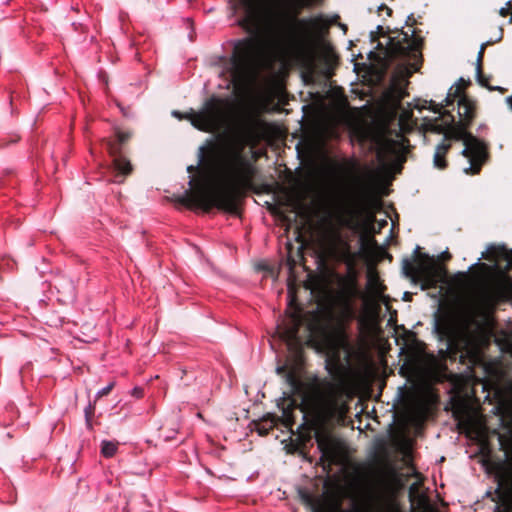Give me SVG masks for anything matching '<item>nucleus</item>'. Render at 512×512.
Returning <instances> with one entry per match:
<instances>
[{"label": "nucleus", "mask_w": 512, "mask_h": 512, "mask_svg": "<svg viewBox=\"0 0 512 512\" xmlns=\"http://www.w3.org/2000/svg\"><path fill=\"white\" fill-rule=\"evenodd\" d=\"M341 290L339 317L330 307L309 312L306 323L309 342L329 354L325 367L331 378H312L303 398V423L298 427L302 446L286 445L284 448H306L312 439L316 440L317 448H349L337 427L344 424L349 411L347 367L341 361V352L350 354L352 351L345 322L354 316L351 301L358 294L355 275L341 279Z\"/></svg>", "instance_id": "obj_1"}, {"label": "nucleus", "mask_w": 512, "mask_h": 512, "mask_svg": "<svg viewBox=\"0 0 512 512\" xmlns=\"http://www.w3.org/2000/svg\"><path fill=\"white\" fill-rule=\"evenodd\" d=\"M322 0H239L244 16L239 25L250 34L235 41L230 58V77L236 88L247 86L255 77L265 49L291 56L312 65V52L305 9ZM321 20L316 18L313 21Z\"/></svg>", "instance_id": "obj_2"}, {"label": "nucleus", "mask_w": 512, "mask_h": 512, "mask_svg": "<svg viewBox=\"0 0 512 512\" xmlns=\"http://www.w3.org/2000/svg\"><path fill=\"white\" fill-rule=\"evenodd\" d=\"M250 136L239 132L224 144L209 140L207 147L200 148V162L210 170L218 186L212 190L205 188L204 170L199 166L187 167L189 173H201V177L191 176L190 189L183 195L174 196V200L188 208H200L210 212L217 208L232 215H240L241 203L247 193L254 189L257 168L244 154Z\"/></svg>", "instance_id": "obj_3"}, {"label": "nucleus", "mask_w": 512, "mask_h": 512, "mask_svg": "<svg viewBox=\"0 0 512 512\" xmlns=\"http://www.w3.org/2000/svg\"><path fill=\"white\" fill-rule=\"evenodd\" d=\"M477 113V103L467 95H462L458 100L459 121H455L454 115L444 110L442 116L430 119L425 124L426 130L438 134H444L446 139L463 141L462 155L469 160V167L464 169L465 174H479L482 166L489 159L488 145L468 131Z\"/></svg>", "instance_id": "obj_4"}, {"label": "nucleus", "mask_w": 512, "mask_h": 512, "mask_svg": "<svg viewBox=\"0 0 512 512\" xmlns=\"http://www.w3.org/2000/svg\"><path fill=\"white\" fill-rule=\"evenodd\" d=\"M232 104L218 97L207 99L200 111L188 112L174 110L172 115L179 120H188L198 130L207 133L227 128L232 114Z\"/></svg>", "instance_id": "obj_5"}, {"label": "nucleus", "mask_w": 512, "mask_h": 512, "mask_svg": "<svg viewBox=\"0 0 512 512\" xmlns=\"http://www.w3.org/2000/svg\"><path fill=\"white\" fill-rule=\"evenodd\" d=\"M503 433L498 430L489 431L482 420L468 419L465 423L467 433L479 441V448H492L491 438H496L499 448H512V403L503 402L496 407Z\"/></svg>", "instance_id": "obj_6"}, {"label": "nucleus", "mask_w": 512, "mask_h": 512, "mask_svg": "<svg viewBox=\"0 0 512 512\" xmlns=\"http://www.w3.org/2000/svg\"><path fill=\"white\" fill-rule=\"evenodd\" d=\"M403 272L414 282L421 283L423 290L436 288L447 277V269L416 246L412 258L402 260Z\"/></svg>", "instance_id": "obj_7"}, {"label": "nucleus", "mask_w": 512, "mask_h": 512, "mask_svg": "<svg viewBox=\"0 0 512 512\" xmlns=\"http://www.w3.org/2000/svg\"><path fill=\"white\" fill-rule=\"evenodd\" d=\"M482 258L492 263V265L480 263L479 266L487 274L496 275V297L501 300H511L512 277L508 273L512 270V249L491 245L482 253Z\"/></svg>", "instance_id": "obj_8"}, {"label": "nucleus", "mask_w": 512, "mask_h": 512, "mask_svg": "<svg viewBox=\"0 0 512 512\" xmlns=\"http://www.w3.org/2000/svg\"><path fill=\"white\" fill-rule=\"evenodd\" d=\"M395 33V36L388 37L387 57L391 60L407 61L414 71H418L423 61V37L417 35L416 30L411 35L403 30H396Z\"/></svg>", "instance_id": "obj_9"}, {"label": "nucleus", "mask_w": 512, "mask_h": 512, "mask_svg": "<svg viewBox=\"0 0 512 512\" xmlns=\"http://www.w3.org/2000/svg\"><path fill=\"white\" fill-rule=\"evenodd\" d=\"M472 457L478 458L488 473L500 482L512 480V450H477Z\"/></svg>", "instance_id": "obj_10"}, {"label": "nucleus", "mask_w": 512, "mask_h": 512, "mask_svg": "<svg viewBox=\"0 0 512 512\" xmlns=\"http://www.w3.org/2000/svg\"><path fill=\"white\" fill-rule=\"evenodd\" d=\"M305 318L300 311L291 313L285 320L277 326L276 333L280 340L285 342L287 348L300 354L302 352V340L299 336L300 328L303 326Z\"/></svg>", "instance_id": "obj_11"}, {"label": "nucleus", "mask_w": 512, "mask_h": 512, "mask_svg": "<svg viewBox=\"0 0 512 512\" xmlns=\"http://www.w3.org/2000/svg\"><path fill=\"white\" fill-rule=\"evenodd\" d=\"M278 406L282 411L281 416L267 414L265 417L255 423L256 430L259 435H267L279 421L285 427L292 429L293 425L295 424L294 411L298 408V404L292 398H283Z\"/></svg>", "instance_id": "obj_12"}, {"label": "nucleus", "mask_w": 512, "mask_h": 512, "mask_svg": "<svg viewBox=\"0 0 512 512\" xmlns=\"http://www.w3.org/2000/svg\"><path fill=\"white\" fill-rule=\"evenodd\" d=\"M465 330L475 344L481 348H487L494 336L487 324L470 315L465 321Z\"/></svg>", "instance_id": "obj_13"}, {"label": "nucleus", "mask_w": 512, "mask_h": 512, "mask_svg": "<svg viewBox=\"0 0 512 512\" xmlns=\"http://www.w3.org/2000/svg\"><path fill=\"white\" fill-rule=\"evenodd\" d=\"M321 456L319 459L323 472L330 475L333 471V466H337L339 471H342L348 459L352 456V452L356 450H319Z\"/></svg>", "instance_id": "obj_14"}, {"label": "nucleus", "mask_w": 512, "mask_h": 512, "mask_svg": "<svg viewBox=\"0 0 512 512\" xmlns=\"http://www.w3.org/2000/svg\"><path fill=\"white\" fill-rule=\"evenodd\" d=\"M103 143L106 150L113 157V165L116 171L123 176H127L132 173V165L130 161L122 155L121 146L117 141L111 139H104Z\"/></svg>", "instance_id": "obj_15"}, {"label": "nucleus", "mask_w": 512, "mask_h": 512, "mask_svg": "<svg viewBox=\"0 0 512 512\" xmlns=\"http://www.w3.org/2000/svg\"><path fill=\"white\" fill-rule=\"evenodd\" d=\"M382 206L381 201L374 196H364L358 203V209L361 214H365L369 221L370 229L373 233H379L381 228L387 225L386 220L379 223L378 230L374 227L376 221L375 212Z\"/></svg>", "instance_id": "obj_16"}, {"label": "nucleus", "mask_w": 512, "mask_h": 512, "mask_svg": "<svg viewBox=\"0 0 512 512\" xmlns=\"http://www.w3.org/2000/svg\"><path fill=\"white\" fill-rule=\"evenodd\" d=\"M332 253L337 260L347 264L350 269L353 268L356 256L348 242L338 238L335 246L332 248Z\"/></svg>", "instance_id": "obj_17"}, {"label": "nucleus", "mask_w": 512, "mask_h": 512, "mask_svg": "<svg viewBox=\"0 0 512 512\" xmlns=\"http://www.w3.org/2000/svg\"><path fill=\"white\" fill-rule=\"evenodd\" d=\"M449 139L444 137V140L436 146L433 164L436 168L443 170L447 168L448 162L446 160V155L451 149V144L447 142Z\"/></svg>", "instance_id": "obj_18"}, {"label": "nucleus", "mask_w": 512, "mask_h": 512, "mask_svg": "<svg viewBox=\"0 0 512 512\" xmlns=\"http://www.w3.org/2000/svg\"><path fill=\"white\" fill-rule=\"evenodd\" d=\"M406 142H408V139L404 137L401 140L385 139L381 144L379 155H397L403 149Z\"/></svg>", "instance_id": "obj_19"}, {"label": "nucleus", "mask_w": 512, "mask_h": 512, "mask_svg": "<svg viewBox=\"0 0 512 512\" xmlns=\"http://www.w3.org/2000/svg\"><path fill=\"white\" fill-rule=\"evenodd\" d=\"M406 96H408L407 91L399 83L391 85L386 92V97L396 107L401 105Z\"/></svg>", "instance_id": "obj_20"}, {"label": "nucleus", "mask_w": 512, "mask_h": 512, "mask_svg": "<svg viewBox=\"0 0 512 512\" xmlns=\"http://www.w3.org/2000/svg\"><path fill=\"white\" fill-rule=\"evenodd\" d=\"M435 331L441 339H452L453 328L450 321L446 318L438 317L435 320Z\"/></svg>", "instance_id": "obj_21"}, {"label": "nucleus", "mask_w": 512, "mask_h": 512, "mask_svg": "<svg viewBox=\"0 0 512 512\" xmlns=\"http://www.w3.org/2000/svg\"><path fill=\"white\" fill-rule=\"evenodd\" d=\"M360 495L365 507L370 510L377 500V494L371 486H361Z\"/></svg>", "instance_id": "obj_22"}, {"label": "nucleus", "mask_w": 512, "mask_h": 512, "mask_svg": "<svg viewBox=\"0 0 512 512\" xmlns=\"http://www.w3.org/2000/svg\"><path fill=\"white\" fill-rule=\"evenodd\" d=\"M286 383L292 388L294 391H298L301 388V380L298 374V371L295 368L289 369V371L284 376Z\"/></svg>", "instance_id": "obj_23"}, {"label": "nucleus", "mask_w": 512, "mask_h": 512, "mask_svg": "<svg viewBox=\"0 0 512 512\" xmlns=\"http://www.w3.org/2000/svg\"><path fill=\"white\" fill-rule=\"evenodd\" d=\"M368 284L375 296L380 297L384 293L386 286L380 281L378 275H370Z\"/></svg>", "instance_id": "obj_24"}, {"label": "nucleus", "mask_w": 512, "mask_h": 512, "mask_svg": "<svg viewBox=\"0 0 512 512\" xmlns=\"http://www.w3.org/2000/svg\"><path fill=\"white\" fill-rule=\"evenodd\" d=\"M299 497L301 499V502L311 508L313 510V512H316V500H315V497L307 490L305 489H300L299 490Z\"/></svg>", "instance_id": "obj_25"}, {"label": "nucleus", "mask_w": 512, "mask_h": 512, "mask_svg": "<svg viewBox=\"0 0 512 512\" xmlns=\"http://www.w3.org/2000/svg\"><path fill=\"white\" fill-rule=\"evenodd\" d=\"M384 473L392 482L396 483L400 481L401 474L395 465L386 463L384 465Z\"/></svg>", "instance_id": "obj_26"}, {"label": "nucleus", "mask_w": 512, "mask_h": 512, "mask_svg": "<svg viewBox=\"0 0 512 512\" xmlns=\"http://www.w3.org/2000/svg\"><path fill=\"white\" fill-rule=\"evenodd\" d=\"M470 84V81H465L463 78H460L458 83H457V86L454 88L453 87V95L455 97H461L462 95H465L463 92L464 89L467 88V86Z\"/></svg>", "instance_id": "obj_27"}, {"label": "nucleus", "mask_w": 512, "mask_h": 512, "mask_svg": "<svg viewBox=\"0 0 512 512\" xmlns=\"http://www.w3.org/2000/svg\"><path fill=\"white\" fill-rule=\"evenodd\" d=\"M492 41H488L487 43H483L480 47V50L477 55V66H476V72H481L482 64H483V57H484V51L487 45L492 44Z\"/></svg>", "instance_id": "obj_28"}, {"label": "nucleus", "mask_w": 512, "mask_h": 512, "mask_svg": "<svg viewBox=\"0 0 512 512\" xmlns=\"http://www.w3.org/2000/svg\"><path fill=\"white\" fill-rule=\"evenodd\" d=\"M477 74V81L478 83L487 88L488 90H490L491 88V85L489 84V79L490 77L489 76H486L484 73H483V69H481V72H476Z\"/></svg>", "instance_id": "obj_29"}, {"label": "nucleus", "mask_w": 512, "mask_h": 512, "mask_svg": "<svg viewBox=\"0 0 512 512\" xmlns=\"http://www.w3.org/2000/svg\"><path fill=\"white\" fill-rule=\"evenodd\" d=\"M131 133L130 132H123V131H120V130H117L116 132V137H117V142L120 144V145H123L125 144L127 141H129V139L131 138Z\"/></svg>", "instance_id": "obj_30"}, {"label": "nucleus", "mask_w": 512, "mask_h": 512, "mask_svg": "<svg viewBox=\"0 0 512 512\" xmlns=\"http://www.w3.org/2000/svg\"><path fill=\"white\" fill-rule=\"evenodd\" d=\"M95 413V405L94 404H89L86 408H85V418H86V423L89 427H91V419L93 417Z\"/></svg>", "instance_id": "obj_31"}, {"label": "nucleus", "mask_w": 512, "mask_h": 512, "mask_svg": "<svg viewBox=\"0 0 512 512\" xmlns=\"http://www.w3.org/2000/svg\"><path fill=\"white\" fill-rule=\"evenodd\" d=\"M498 13L502 17H507L510 14L512 17V0L508 1L505 7L500 8Z\"/></svg>", "instance_id": "obj_32"}, {"label": "nucleus", "mask_w": 512, "mask_h": 512, "mask_svg": "<svg viewBox=\"0 0 512 512\" xmlns=\"http://www.w3.org/2000/svg\"><path fill=\"white\" fill-rule=\"evenodd\" d=\"M456 98L457 97H455L453 95V87H451L449 89V92H448L446 98L444 99V103L442 104L443 107H450V106H452L454 104V101H455Z\"/></svg>", "instance_id": "obj_33"}, {"label": "nucleus", "mask_w": 512, "mask_h": 512, "mask_svg": "<svg viewBox=\"0 0 512 512\" xmlns=\"http://www.w3.org/2000/svg\"><path fill=\"white\" fill-rule=\"evenodd\" d=\"M113 387H114V382L109 383L106 387H104L97 393V399L108 395L112 391Z\"/></svg>", "instance_id": "obj_34"}, {"label": "nucleus", "mask_w": 512, "mask_h": 512, "mask_svg": "<svg viewBox=\"0 0 512 512\" xmlns=\"http://www.w3.org/2000/svg\"><path fill=\"white\" fill-rule=\"evenodd\" d=\"M429 109L431 111H433L434 113H438L439 116H442V113L444 112V111H442L443 105L437 104L436 102H434L432 100L430 101Z\"/></svg>", "instance_id": "obj_35"}, {"label": "nucleus", "mask_w": 512, "mask_h": 512, "mask_svg": "<svg viewBox=\"0 0 512 512\" xmlns=\"http://www.w3.org/2000/svg\"><path fill=\"white\" fill-rule=\"evenodd\" d=\"M361 243H362V246L364 247L366 244H371L373 246H376L377 245V242L376 240L374 239L373 236H369V237H361Z\"/></svg>", "instance_id": "obj_36"}, {"label": "nucleus", "mask_w": 512, "mask_h": 512, "mask_svg": "<svg viewBox=\"0 0 512 512\" xmlns=\"http://www.w3.org/2000/svg\"><path fill=\"white\" fill-rule=\"evenodd\" d=\"M372 448L382 449V448H388V447L383 443H376L372 446ZM392 448H413V447L409 446V445H397V446H393Z\"/></svg>", "instance_id": "obj_37"}, {"label": "nucleus", "mask_w": 512, "mask_h": 512, "mask_svg": "<svg viewBox=\"0 0 512 512\" xmlns=\"http://www.w3.org/2000/svg\"><path fill=\"white\" fill-rule=\"evenodd\" d=\"M117 450H101L103 457L112 458L116 455Z\"/></svg>", "instance_id": "obj_38"}, {"label": "nucleus", "mask_w": 512, "mask_h": 512, "mask_svg": "<svg viewBox=\"0 0 512 512\" xmlns=\"http://www.w3.org/2000/svg\"><path fill=\"white\" fill-rule=\"evenodd\" d=\"M119 445V443H113L111 441H103L102 442V445H101V448L103 449H106V448H116V446Z\"/></svg>", "instance_id": "obj_39"}, {"label": "nucleus", "mask_w": 512, "mask_h": 512, "mask_svg": "<svg viewBox=\"0 0 512 512\" xmlns=\"http://www.w3.org/2000/svg\"><path fill=\"white\" fill-rule=\"evenodd\" d=\"M416 24H417V21H416L414 15L413 14L409 15L406 20V25L413 27Z\"/></svg>", "instance_id": "obj_40"}, {"label": "nucleus", "mask_w": 512, "mask_h": 512, "mask_svg": "<svg viewBox=\"0 0 512 512\" xmlns=\"http://www.w3.org/2000/svg\"><path fill=\"white\" fill-rule=\"evenodd\" d=\"M289 371V369L287 368L286 365H283V366H279L277 367L276 369V372L278 375H281V376H285V374Z\"/></svg>", "instance_id": "obj_41"}, {"label": "nucleus", "mask_w": 512, "mask_h": 512, "mask_svg": "<svg viewBox=\"0 0 512 512\" xmlns=\"http://www.w3.org/2000/svg\"><path fill=\"white\" fill-rule=\"evenodd\" d=\"M287 453H298L299 455L303 456V457H307V454L310 450H303V449H300V450H286Z\"/></svg>", "instance_id": "obj_42"}, {"label": "nucleus", "mask_w": 512, "mask_h": 512, "mask_svg": "<svg viewBox=\"0 0 512 512\" xmlns=\"http://www.w3.org/2000/svg\"><path fill=\"white\" fill-rule=\"evenodd\" d=\"M132 394L137 398H141L143 397V390L141 388L136 387L133 389Z\"/></svg>", "instance_id": "obj_43"}, {"label": "nucleus", "mask_w": 512, "mask_h": 512, "mask_svg": "<svg viewBox=\"0 0 512 512\" xmlns=\"http://www.w3.org/2000/svg\"><path fill=\"white\" fill-rule=\"evenodd\" d=\"M301 230H302V227L297 228L298 235H297V237H296V241H297V242H300V243H302V244H303V242H304V237H303V235H302Z\"/></svg>", "instance_id": "obj_44"}, {"label": "nucleus", "mask_w": 512, "mask_h": 512, "mask_svg": "<svg viewBox=\"0 0 512 512\" xmlns=\"http://www.w3.org/2000/svg\"><path fill=\"white\" fill-rule=\"evenodd\" d=\"M397 452H401L403 454V456H406V457H412L413 456V452L415 450H410V449H407V450H396Z\"/></svg>", "instance_id": "obj_45"}, {"label": "nucleus", "mask_w": 512, "mask_h": 512, "mask_svg": "<svg viewBox=\"0 0 512 512\" xmlns=\"http://www.w3.org/2000/svg\"><path fill=\"white\" fill-rule=\"evenodd\" d=\"M19 139H20V137H19V136H16V135H15V136H12V137L10 138L9 142L1 143V144H0V146H6V145H8V144H10V143H16Z\"/></svg>", "instance_id": "obj_46"}, {"label": "nucleus", "mask_w": 512, "mask_h": 512, "mask_svg": "<svg viewBox=\"0 0 512 512\" xmlns=\"http://www.w3.org/2000/svg\"><path fill=\"white\" fill-rule=\"evenodd\" d=\"M490 91H498L503 94L507 91V89L500 86H491Z\"/></svg>", "instance_id": "obj_47"}, {"label": "nucleus", "mask_w": 512, "mask_h": 512, "mask_svg": "<svg viewBox=\"0 0 512 512\" xmlns=\"http://www.w3.org/2000/svg\"><path fill=\"white\" fill-rule=\"evenodd\" d=\"M288 265L290 267V270L292 271L296 265V261L292 258V257H289L288 258Z\"/></svg>", "instance_id": "obj_48"}, {"label": "nucleus", "mask_w": 512, "mask_h": 512, "mask_svg": "<svg viewBox=\"0 0 512 512\" xmlns=\"http://www.w3.org/2000/svg\"><path fill=\"white\" fill-rule=\"evenodd\" d=\"M389 450H378V449H375V450H372V455L373 456H377V455H380L382 453H385V452H388Z\"/></svg>", "instance_id": "obj_49"}, {"label": "nucleus", "mask_w": 512, "mask_h": 512, "mask_svg": "<svg viewBox=\"0 0 512 512\" xmlns=\"http://www.w3.org/2000/svg\"><path fill=\"white\" fill-rule=\"evenodd\" d=\"M506 102H507V104H508L509 108L512 110V95H511V96H508V97L506 98Z\"/></svg>", "instance_id": "obj_50"}, {"label": "nucleus", "mask_w": 512, "mask_h": 512, "mask_svg": "<svg viewBox=\"0 0 512 512\" xmlns=\"http://www.w3.org/2000/svg\"><path fill=\"white\" fill-rule=\"evenodd\" d=\"M451 258V254L449 252H445L442 254L443 260H449Z\"/></svg>", "instance_id": "obj_51"}, {"label": "nucleus", "mask_w": 512, "mask_h": 512, "mask_svg": "<svg viewBox=\"0 0 512 512\" xmlns=\"http://www.w3.org/2000/svg\"><path fill=\"white\" fill-rule=\"evenodd\" d=\"M67 292H68V294L73 296L74 287H73V285L71 283L68 285V291Z\"/></svg>", "instance_id": "obj_52"}, {"label": "nucleus", "mask_w": 512, "mask_h": 512, "mask_svg": "<svg viewBox=\"0 0 512 512\" xmlns=\"http://www.w3.org/2000/svg\"><path fill=\"white\" fill-rule=\"evenodd\" d=\"M380 9H385L387 11L388 15H391V13H392V10L389 7H387L386 5H382L380 7Z\"/></svg>", "instance_id": "obj_53"}, {"label": "nucleus", "mask_w": 512, "mask_h": 512, "mask_svg": "<svg viewBox=\"0 0 512 512\" xmlns=\"http://www.w3.org/2000/svg\"><path fill=\"white\" fill-rule=\"evenodd\" d=\"M377 30H378V34H379V36H384V34H385V33H384V30H383V27H382V26H378V27H377Z\"/></svg>", "instance_id": "obj_54"}, {"label": "nucleus", "mask_w": 512, "mask_h": 512, "mask_svg": "<svg viewBox=\"0 0 512 512\" xmlns=\"http://www.w3.org/2000/svg\"><path fill=\"white\" fill-rule=\"evenodd\" d=\"M471 358H472V362H475L477 359L476 353H472Z\"/></svg>", "instance_id": "obj_55"}, {"label": "nucleus", "mask_w": 512, "mask_h": 512, "mask_svg": "<svg viewBox=\"0 0 512 512\" xmlns=\"http://www.w3.org/2000/svg\"><path fill=\"white\" fill-rule=\"evenodd\" d=\"M302 207H303V204H302V203H300V202H297V204H296V207H295V208H296V209H298V208H302Z\"/></svg>", "instance_id": "obj_56"}, {"label": "nucleus", "mask_w": 512, "mask_h": 512, "mask_svg": "<svg viewBox=\"0 0 512 512\" xmlns=\"http://www.w3.org/2000/svg\"><path fill=\"white\" fill-rule=\"evenodd\" d=\"M502 36H503V29H500V36H499V38H498V40H497V41L501 40V39H502Z\"/></svg>", "instance_id": "obj_57"}, {"label": "nucleus", "mask_w": 512, "mask_h": 512, "mask_svg": "<svg viewBox=\"0 0 512 512\" xmlns=\"http://www.w3.org/2000/svg\"><path fill=\"white\" fill-rule=\"evenodd\" d=\"M298 253H299L300 257H301L302 259H304V256H303V253H302V247L299 249V252H298Z\"/></svg>", "instance_id": "obj_58"}, {"label": "nucleus", "mask_w": 512, "mask_h": 512, "mask_svg": "<svg viewBox=\"0 0 512 512\" xmlns=\"http://www.w3.org/2000/svg\"><path fill=\"white\" fill-rule=\"evenodd\" d=\"M283 220H285V221L287 220V221H288V217H287V216H284V217H283Z\"/></svg>", "instance_id": "obj_59"}]
</instances>
